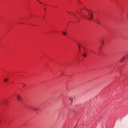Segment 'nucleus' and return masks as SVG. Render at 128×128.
Returning a JSON list of instances; mask_svg holds the SVG:
<instances>
[{
  "instance_id": "nucleus-11",
  "label": "nucleus",
  "mask_w": 128,
  "mask_h": 128,
  "mask_svg": "<svg viewBox=\"0 0 128 128\" xmlns=\"http://www.w3.org/2000/svg\"><path fill=\"white\" fill-rule=\"evenodd\" d=\"M78 2L79 4H82L80 0H78Z\"/></svg>"
},
{
  "instance_id": "nucleus-13",
  "label": "nucleus",
  "mask_w": 128,
  "mask_h": 128,
  "mask_svg": "<svg viewBox=\"0 0 128 128\" xmlns=\"http://www.w3.org/2000/svg\"><path fill=\"white\" fill-rule=\"evenodd\" d=\"M8 103V102L7 101H6L5 102H4V104H6Z\"/></svg>"
},
{
  "instance_id": "nucleus-12",
  "label": "nucleus",
  "mask_w": 128,
  "mask_h": 128,
  "mask_svg": "<svg viewBox=\"0 0 128 128\" xmlns=\"http://www.w3.org/2000/svg\"><path fill=\"white\" fill-rule=\"evenodd\" d=\"M37 0V1L38 2H39L40 4H42V3L40 2V1H39V0Z\"/></svg>"
},
{
  "instance_id": "nucleus-5",
  "label": "nucleus",
  "mask_w": 128,
  "mask_h": 128,
  "mask_svg": "<svg viewBox=\"0 0 128 128\" xmlns=\"http://www.w3.org/2000/svg\"><path fill=\"white\" fill-rule=\"evenodd\" d=\"M101 47L100 46V47L99 50L98 51V54L99 55H100L102 53L101 52Z\"/></svg>"
},
{
  "instance_id": "nucleus-10",
  "label": "nucleus",
  "mask_w": 128,
  "mask_h": 128,
  "mask_svg": "<svg viewBox=\"0 0 128 128\" xmlns=\"http://www.w3.org/2000/svg\"><path fill=\"white\" fill-rule=\"evenodd\" d=\"M70 100L71 102H72V98H70Z\"/></svg>"
},
{
  "instance_id": "nucleus-17",
  "label": "nucleus",
  "mask_w": 128,
  "mask_h": 128,
  "mask_svg": "<svg viewBox=\"0 0 128 128\" xmlns=\"http://www.w3.org/2000/svg\"><path fill=\"white\" fill-rule=\"evenodd\" d=\"M102 53V54H103V53Z\"/></svg>"
},
{
  "instance_id": "nucleus-1",
  "label": "nucleus",
  "mask_w": 128,
  "mask_h": 128,
  "mask_svg": "<svg viewBox=\"0 0 128 128\" xmlns=\"http://www.w3.org/2000/svg\"><path fill=\"white\" fill-rule=\"evenodd\" d=\"M79 51L78 52V56L82 55L84 57H85L86 56V54H83L84 52L86 51V49H85L82 45L79 43H78Z\"/></svg>"
},
{
  "instance_id": "nucleus-6",
  "label": "nucleus",
  "mask_w": 128,
  "mask_h": 128,
  "mask_svg": "<svg viewBox=\"0 0 128 128\" xmlns=\"http://www.w3.org/2000/svg\"><path fill=\"white\" fill-rule=\"evenodd\" d=\"M125 59V58L124 57L122 59L120 60V62H123Z\"/></svg>"
},
{
  "instance_id": "nucleus-8",
  "label": "nucleus",
  "mask_w": 128,
  "mask_h": 128,
  "mask_svg": "<svg viewBox=\"0 0 128 128\" xmlns=\"http://www.w3.org/2000/svg\"><path fill=\"white\" fill-rule=\"evenodd\" d=\"M8 80L7 79H5L4 80V82H7L8 81Z\"/></svg>"
},
{
  "instance_id": "nucleus-3",
  "label": "nucleus",
  "mask_w": 128,
  "mask_h": 128,
  "mask_svg": "<svg viewBox=\"0 0 128 128\" xmlns=\"http://www.w3.org/2000/svg\"><path fill=\"white\" fill-rule=\"evenodd\" d=\"M36 111H37L38 109L34 108L33 107H28Z\"/></svg>"
},
{
  "instance_id": "nucleus-14",
  "label": "nucleus",
  "mask_w": 128,
  "mask_h": 128,
  "mask_svg": "<svg viewBox=\"0 0 128 128\" xmlns=\"http://www.w3.org/2000/svg\"><path fill=\"white\" fill-rule=\"evenodd\" d=\"M98 23L99 24H100V22L99 21H98Z\"/></svg>"
},
{
  "instance_id": "nucleus-9",
  "label": "nucleus",
  "mask_w": 128,
  "mask_h": 128,
  "mask_svg": "<svg viewBox=\"0 0 128 128\" xmlns=\"http://www.w3.org/2000/svg\"><path fill=\"white\" fill-rule=\"evenodd\" d=\"M64 36H66V33L65 32H62Z\"/></svg>"
},
{
  "instance_id": "nucleus-2",
  "label": "nucleus",
  "mask_w": 128,
  "mask_h": 128,
  "mask_svg": "<svg viewBox=\"0 0 128 128\" xmlns=\"http://www.w3.org/2000/svg\"><path fill=\"white\" fill-rule=\"evenodd\" d=\"M88 13L90 17L88 18V19L89 20H91L93 18V14L91 11H90L88 12Z\"/></svg>"
},
{
  "instance_id": "nucleus-7",
  "label": "nucleus",
  "mask_w": 128,
  "mask_h": 128,
  "mask_svg": "<svg viewBox=\"0 0 128 128\" xmlns=\"http://www.w3.org/2000/svg\"><path fill=\"white\" fill-rule=\"evenodd\" d=\"M101 43L102 44V45H104V41H103V40H101Z\"/></svg>"
},
{
  "instance_id": "nucleus-4",
  "label": "nucleus",
  "mask_w": 128,
  "mask_h": 128,
  "mask_svg": "<svg viewBox=\"0 0 128 128\" xmlns=\"http://www.w3.org/2000/svg\"><path fill=\"white\" fill-rule=\"evenodd\" d=\"M16 97L18 99V100H19L20 101L21 100V98L19 96H18V95H17Z\"/></svg>"
},
{
  "instance_id": "nucleus-15",
  "label": "nucleus",
  "mask_w": 128,
  "mask_h": 128,
  "mask_svg": "<svg viewBox=\"0 0 128 128\" xmlns=\"http://www.w3.org/2000/svg\"><path fill=\"white\" fill-rule=\"evenodd\" d=\"M1 121L0 120V122H1Z\"/></svg>"
},
{
  "instance_id": "nucleus-16",
  "label": "nucleus",
  "mask_w": 128,
  "mask_h": 128,
  "mask_svg": "<svg viewBox=\"0 0 128 128\" xmlns=\"http://www.w3.org/2000/svg\"><path fill=\"white\" fill-rule=\"evenodd\" d=\"M76 126L74 128H76Z\"/></svg>"
}]
</instances>
